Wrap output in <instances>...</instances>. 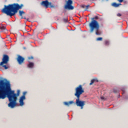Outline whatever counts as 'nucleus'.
<instances>
[{
  "label": "nucleus",
  "instance_id": "nucleus-4",
  "mask_svg": "<svg viewBox=\"0 0 128 128\" xmlns=\"http://www.w3.org/2000/svg\"><path fill=\"white\" fill-rule=\"evenodd\" d=\"M6 96L10 102L8 104V106L10 108H14L16 106V96L14 93V92H11L8 94H6Z\"/></svg>",
  "mask_w": 128,
  "mask_h": 128
},
{
  "label": "nucleus",
  "instance_id": "nucleus-9",
  "mask_svg": "<svg viewBox=\"0 0 128 128\" xmlns=\"http://www.w3.org/2000/svg\"><path fill=\"white\" fill-rule=\"evenodd\" d=\"M16 60L19 64H24V58L22 56L20 55H18V56Z\"/></svg>",
  "mask_w": 128,
  "mask_h": 128
},
{
  "label": "nucleus",
  "instance_id": "nucleus-24",
  "mask_svg": "<svg viewBox=\"0 0 128 128\" xmlns=\"http://www.w3.org/2000/svg\"><path fill=\"white\" fill-rule=\"evenodd\" d=\"M26 92H23V95L22 96H26Z\"/></svg>",
  "mask_w": 128,
  "mask_h": 128
},
{
  "label": "nucleus",
  "instance_id": "nucleus-3",
  "mask_svg": "<svg viewBox=\"0 0 128 128\" xmlns=\"http://www.w3.org/2000/svg\"><path fill=\"white\" fill-rule=\"evenodd\" d=\"M92 21L89 23L88 26L90 28V34L95 31V34L96 36H100L102 32H100V24L96 20H98V16H95L94 18H91Z\"/></svg>",
  "mask_w": 128,
  "mask_h": 128
},
{
  "label": "nucleus",
  "instance_id": "nucleus-22",
  "mask_svg": "<svg viewBox=\"0 0 128 128\" xmlns=\"http://www.w3.org/2000/svg\"><path fill=\"white\" fill-rule=\"evenodd\" d=\"M85 8H86L85 10H88V8H90V5L86 6Z\"/></svg>",
  "mask_w": 128,
  "mask_h": 128
},
{
  "label": "nucleus",
  "instance_id": "nucleus-27",
  "mask_svg": "<svg viewBox=\"0 0 128 128\" xmlns=\"http://www.w3.org/2000/svg\"><path fill=\"white\" fill-rule=\"evenodd\" d=\"M118 2H124V0H118Z\"/></svg>",
  "mask_w": 128,
  "mask_h": 128
},
{
  "label": "nucleus",
  "instance_id": "nucleus-5",
  "mask_svg": "<svg viewBox=\"0 0 128 128\" xmlns=\"http://www.w3.org/2000/svg\"><path fill=\"white\" fill-rule=\"evenodd\" d=\"M9 61L10 57H8V56L6 54H4L2 58V62H0V66H2V68H4V70H8V67L6 65L4 64H7Z\"/></svg>",
  "mask_w": 128,
  "mask_h": 128
},
{
  "label": "nucleus",
  "instance_id": "nucleus-23",
  "mask_svg": "<svg viewBox=\"0 0 128 128\" xmlns=\"http://www.w3.org/2000/svg\"><path fill=\"white\" fill-rule=\"evenodd\" d=\"M28 58L29 60H34V56H29V57H28Z\"/></svg>",
  "mask_w": 128,
  "mask_h": 128
},
{
  "label": "nucleus",
  "instance_id": "nucleus-2",
  "mask_svg": "<svg viewBox=\"0 0 128 128\" xmlns=\"http://www.w3.org/2000/svg\"><path fill=\"white\" fill-rule=\"evenodd\" d=\"M22 6H24V4L20 5L16 3L10 4L8 6L4 5V8L2 10V12L6 14V16H12L18 12V10L22 8Z\"/></svg>",
  "mask_w": 128,
  "mask_h": 128
},
{
  "label": "nucleus",
  "instance_id": "nucleus-17",
  "mask_svg": "<svg viewBox=\"0 0 128 128\" xmlns=\"http://www.w3.org/2000/svg\"><path fill=\"white\" fill-rule=\"evenodd\" d=\"M34 66V62H30L28 64V67L29 68H32Z\"/></svg>",
  "mask_w": 128,
  "mask_h": 128
},
{
  "label": "nucleus",
  "instance_id": "nucleus-6",
  "mask_svg": "<svg viewBox=\"0 0 128 128\" xmlns=\"http://www.w3.org/2000/svg\"><path fill=\"white\" fill-rule=\"evenodd\" d=\"M75 90L76 92L74 94V96L77 98H80V95L84 92V88H82V85H79L76 87Z\"/></svg>",
  "mask_w": 128,
  "mask_h": 128
},
{
  "label": "nucleus",
  "instance_id": "nucleus-20",
  "mask_svg": "<svg viewBox=\"0 0 128 128\" xmlns=\"http://www.w3.org/2000/svg\"><path fill=\"white\" fill-rule=\"evenodd\" d=\"M63 21H64V22H68V18H64L63 19Z\"/></svg>",
  "mask_w": 128,
  "mask_h": 128
},
{
  "label": "nucleus",
  "instance_id": "nucleus-14",
  "mask_svg": "<svg viewBox=\"0 0 128 128\" xmlns=\"http://www.w3.org/2000/svg\"><path fill=\"white\" fill-rule=\"evenodd\" d=\"M74 104V101H70L68 102H64V106H70V104Z\"/></svg>",
  "mask_w": 128,
  "mask_h": 128
},
{
  "label": "nucleus",
  "instance_id": "nucleus-31",
  "mask_svg": "<svg viewBox=\"0 0 128 128\" xmlns=\"http://www.w3.org/2000/svg\"><path fill=\"white\" fill-rule=\"evenodd\" d=\"M114 92H116L114 91Z\"/></svg>",
  "mask_w": 128,
  "mask_h": 128
},
{
  "label": "nucleus",
  "instance_id": "nucleus-30",
  "mask_svg": "<svg viewBox=\"0 0 128 128\" xmlns=\"http://www.w3.org/2000/svg\"><path fill=\"white\" fill-rule=\"evenodd\" d=\"M24 30H26V27H24Z\"/></svg>",
  "mask_w": 128,
  "mask_h": 128
},
{
  "label": "nucleus",
  "instance_id": "nucleus-15",
  "mask_svg": "<svg viewBox=\"0 0 128 128\" xmlns=\"http://www.w3.org/2000/svg\"><path fill=\"white\" fill-rule=\"evenodd\" d=\"M120 6H122V4H117L116 2H113L112 4V6H114V8H118Z\"/></svg>",
  "mask_w": 128,
  "mask_h": 128
},
{
  "label": "nucleus",
  "instance_id": "nucleus-26",
  "mask_svg": "<svg viewBox=\"0 0 128 128\" xmlns=\"http://www.w3.org/2000/svg\"><path fill=\"white\" fill-rule=\"evenodd\" d=\"M117 16H122V14H120V13H118L117 14Z\"/></svg>",
  "mask_w": 128,
  "mask_h": 128
},
{
  "label": "nucleus",
  "instance_id": "nucleus-28",
  "mask_svg": "<svg viewBox=\"0 0 128 128\" xmlns=\"http://www.w3.org/2000/svg\"><path fill=\"white\" fill-rule=\"evenodd\" d=\"M122 92H123L124 94V92H126V90H124V88L122 89Z\"/></svg>",
  "mask_w": 128,
  "mask_h": 128
},
{
  "label": "nucleus",
  "instance_id": "nucleus-7",
  "mask_svg": "<svg viewBox=\"0 0 128 128\" xmlns=\"http://www.w3.org/2000/svg\"><path fill=\"white\" fill-rule=\"evenodd\" d=\"M72 0H68L66 3V4L64 6V10H74V6H72Z\"/></svg>",
  "mask_w": 128,
  "mask_h": 128
},
{
  "label": "nucleus",
  "instance_id": "nucleus-19",
  "mask_svg": "<svg viewBox=\"0 0 128 128\" xmlns=\"http://www.w3.org/2000/svg\"><path fill=\"white\" fill-rule=\"evenodd\" d=\"M48 8H54V6L52 2H48Z\"/></svg>",
  "mask_w": 128,
  "mask_h": 128
},
{
  "label": "nucleus",
  "instance_id": "nucleus-1",
  "mask_svg": "<svg viewBox=\"0 0 128 128\" xmlns=\"http://www.w3.org/2000/svg\"><path fill=\"white\" fill-rule=\"evenodd\" d=\"M12 92H14V94L16 96V100L18 96L20 94V90H18L17 93H14V90H12L10 88V82H4V80H0V100H4L6 98V94H10Z\"/></svg>",
  "mask_w": 128,
  "mask_h": 128
},
{
  "label": "nucleus",
  "instance_id": "nucleus-8",
  "mask_svg": "<svg viewBox=\"0 0 128 128\" xmlns=\"http://www.w3.org/2000/svg\"><path fill=\"white\" fill-rule=\"evenodd\" d=\"M76 104L77 106H80L82 110V108H84V106L86 104V102L80 100V98H77Z\"/></svg>",
  "mask_w": 128,
  "mask_h": 128
},
{
  "label": "nucleus",
  "instance_id": "nucleus-10",
  "mask_svg": "<svg viewBox=\"0 0 128 128\" xmlns=\"http://www.w3.org/2000/svg\"><path fill=\"white\" fill-rule=\"evenodd\" d=\"M40 4L41 6H44L46 8H48V0H46L42 1L41 2Z\"/></svg>",
  "mask_w": 128,
  "mask_h": 128
},
{
  "label": "nucleus",
  "instance_id": "nucleus-25",
  "mask_svg": "<svg viewBox=\"0 0 128 128\" xmlns=\"http://www.w3.org/2000/svg\"><path fill=\"white\" fill-rule=\"evenodd\" d=\"M81 8H86V5H82L81 6Z\"/></svg>",
  "mask_w": 128,
  "mask_h": 128
},
{
  "label": "nucleus",
  "instance_id": "nucleus-13",
  "mask_svg": "<svg viewBox=\"0 0 128 128\" xmlns=\"http://www.w3.org/2000/svg\"><path fill=\"white\" fill-rule=\"evenodd\" d=\"M0 32H8L6 28L4 26H0Z\"/></svg>",
  "mask_w": 128,
  "mask_h": 128
},
{
  "label": "nucleus",
  "instance_id": "nucleus-16",
  "mask_svg": "<svg viewBox=\"0 0 128 128\" xmlns=\"http://www.w3.org/2000/svg\"><path fill=\"white\" fill-rule=\"evenodd\" d=\"M94 82H98V78H94V79H92V80H91L90 85L92 86V84H94Z\"/></svg>",
  "mask_w": 128,
  "mask_h": 128
},
{
  "label": "nucleus",
  "instance_id": "nucleus-21",
  "mask_svg": "<svg viewBox=\"0 0 128 128\" xmlns=\"http://www.w3.org/2000/svg\"><path fill=\"white\" fill-rule=\"evenodd\" d=\"M96 40H99V41L102 40V37L98 38H96Z\"/></svg>",
  "mask_w": 128,
  "mask_h": 128
},
{
  "label": "nucleus",
  "instance_id": "nucleus-12",
  "mask_svg": "<svg viewBox=\"0 0 128 128\" xmlns=\"http://www.w3.org/2000/svg\"><path fill=\"white\" fill-rule=\"evenodd\" d=\"M26 14V12L24 11H22L20 10H19V16H21V18H24L26 20V17L24 18V15Z\"/></svg>",
  "mask_w": 128,
  "mask_h": 128
},
{
  "label": "nucleus",
  "instance_id": "nucleus-18",
  "mask_svg": "<svg viewBox=\"0 0 128 128\" xmlns=\"http://www.w3.org/2000/svg\"><path fill=\"white\" fill-rule=\"evenodd\" d=\"M104 46H110V41L108 40H105L104 41Z\"/></svg>",
  "mask_w": 128,
  "mask_h": 128
},
{
  "label": "nucleus",
  "instance_id": "nucleus-11",
  "mask_svg": "<svg viewBox=\"0 0 128 128\" xmlns=\"http://www.w3.org/2000/svg\"><path fill=\"white\" fill-rule=\"evenodd\" d=\"M26 100V96H22L20 97L19 102L20 106H22L24 104V100Z\"/></svg>",
  "mask_w": 128,
  "mask_h": 128
},
{
  "label": "nucleus",
  "instance_id": "nucleus-29",
  "mask_svg": "<svg viewBox=\"0 0 128 128\" xmlns=\"http://www.w3.org/2000/svg\"><path fill=\"white\" fill-rule=\"evenodd\" d=\"M100 98H101V100H104V97L101 96Z\"/></svg>",
  "mask_w": 128,
  "mask_h": 128
}]
</instances>
